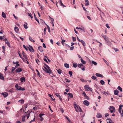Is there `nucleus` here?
<instances>
[{
  "label": "nucleus",
  "instance_id": "f257e3e1",
  "mask_svg": "<svg viewBox=\"0 0 123 123\" xmlns=\"http://www.w3.org/2000/svg\"><path fill=\"white\" fill-rule=\"evenodd\" d=\"M44 64L45 65L47 68L45 67L44 66V67L45 69V70H44V69L43 68V69L48 73L49 74H52V72L51 70V69L50 67L47 65L45 63Z\"/></svg>",
  "mask_w": 123,
  "mask_h": 123
},
{
  "label": "nucleus",
  "instance_id": "f03ea898",
  "mask_svg": "<svg viewBox=\"0 0 123 123\" xmlns=\"http://www.w3.org/2000/svg\"><path fill=\"white\" fill-rule=\"evenodd\" d=\"M74 107L75 108V111L77 112H78L79 111L80 112H82V110L80 107L76 104L74 105Z\"/></svg>",
  "mask_w": 123,
  "mask_h": 123
},
{
  "label": "nucleus",
  "instance_id": "7ed1b4c3",
  "mask_svg": "<svg viewBox=\"0 0 123 123\" xmlns=\"http://www.w3.org/2000/svg\"><path fill=\"white\" fill-rule=\"evenodd\" d=\"M16 88L17 89V90H20L24 91L25 90V89L23 88H22L21 87L18 86V84H17L15 86Z\"/></svg>",
  "mask_w": 123,
  "mask_h": 123
},
{
  "label": "nucleus",
  "instance_id": "20e7f679",
  "mask_svg": "<svg viewBox=\"0 0 123 123\" xmlns=\"http://www.w3.org/2000/svg\"><path fill=\"white\" fill-rule=\"evenodd\" d=\"M84 88L86 91H89V90L91 91H92V88L90 87L88 85H85L84 86Z\"/></svg>",
  "mask_w": 123,
  "mask_h": 123
},
{
  "label": "nucleus",
  "instance_id": "39448f33",
  "mask_svg": "<svg viewBox=\"0 0 123 123\" xmlns=\"http://www.w3.org/2000/svg\"><path fill=\"white\" fill-rule=\"evenodd\" d=\"M109 110L111 113L114 112L115 111V108L112 106H111L110 107Z\"/></svg>",
  "mask_w": 123,
  "mask_h": 123
},
{
  "label": "nucleus",
  "instance_id": "423d86ee",
  "mask_svg": "<svg viewBox=\"0 0 123 123\" xmlns=\"http://www.w3.org/2000/svg\"><path fill=\"white\" fill-rule=\"evenodd\" d=\"M43 115H44V114L42 113H40L39 114V116L40 118V121H42L43 120V118L42 117V116Z\"/></svg>",
  "mask_w": 123,
  "mask_h": 123
},
{
  "label": "nucleus",
  "instance_id": "0eeeda50",
  "mask_svg": "<svg viewBox=\"0 0 123 123\" xmlns=\"http://www.w3.org/2000/svg\"><path fill=\"white\" fill-rule=\"evenodd\" d=\"M83 103L86 106H88L89 105V102L87 100H84L83 101Z\"/></svg>",
  "mask_w": 123,
  "mask_h": 123
},
{
  "label": "nucleus",
  "instance_id": "6e6552de",
  "mask_svg": "<svg viewBox=\"0 0 123 123\" xmlns=\"http://www.w3.org/2000/svg\"><path fill=\"white\" fill-rule=\"evenodd\" d=\"M2 94L3 95L4 97L5 98L7 97L8 96V93L6 92H4L2 93Z\"/></svg>",
  "mask_w": 123,
  "mask_h": 123
},
{
  "label": "nucleus",
  "instance_id": "1a4fd4ad",
  "mask_svg": "<svg viewBox=\"0 0 123 123\" xmlns=\"http://www.w3.org/2000/svg\"><path fill=\"white\" fill-rule=\"evenodd\" d=\"M55 95L57 97L59 98V99L61 101H62V98L59 95L58 93H55Z\"/></svg>",
  "mask_w": 123,
  "mask_h": 123
},
{
  "label": "nucleus",
  "instance_id": "9d476101",
  "mask_svg": "<svg viewBox=\"0 0 123 123\" xmlns=\"http://www.w3.org/2000/svg\"><path fill=\"white\" fill-rule=\"evenodd\" d=\"M22 71V69L21 68H19L17 69L16 70V71L17 72H21Z\"/></svg>",
  "mask_w": 123,
  "mask_h": 123
},
{
  "label": "nucleus",
  "instance_id": "9b49d317",
  "mask_svg": "<svg viewBox=\"0 0 123 123\" xmlns=\"http://www.w3.org/2000/svg\"><path fill=\"white\" fill-rule=\"evenodd\" d=\"M29 46L30 47V48H29V51L31 52H34V51L32 47L30 45H29Z\"/></svg>",
  "mask_w": 123,
  "mask_h": 123
},
{
  "label": "nucleus",
  "instance_id": "f8f14e48",
  "mask_svg": "<svg viewBox=\"0 0 123 123\" xmlns=\"http://www.w3.org/2000/svg\"><path fill=\"white\" fill-rule=\"evenodd\" d=\"M107 123H114L110 118L107 119Z\"/></svg>",
  "mask_w": 123,
  "mask_h": 123
},
{
  "label": "nucleus",
  "instance_id": "ddd939ff",
  "mask_svg": "<svg viewBox=\"0 0 123 123\" xmlns=\"http://www.w3.org/2000/svg\"><path fill=\"white\" fill-rule=\"evenodd\" d=\"M98 77H103V76L101 74L98 73H96L95 74Z\"/></svg>",
  "mask_w": 123,
  "mask_h": 123
},
{
  "label": "nucleus",
  "instance_id": "4468645a",
  "mask_svg": "<svg viewBox=\"0 0 123 123\" xmlns=\"http://www.w3.org/2000/svg\"><path fill=\"white\" fill-rule=\"evenodd\" d=\"M22 54L24 57L25 58V60H27L28 58L27 57L26 55V54L24 53V51H22Z\"/></svg>",
  "mask_w": 123,
  "mask_h": 123
},
{
  "label": "nucleus",
  "instance_id": "2eb2a0df",
  "mask_svg": "<svg viewBox=\"0 0 123 123\" xmlns=\"http://www.w3.org/2000/svg\"><path fill=\"white\" fill-rule=\"evenodd\" d=\"M38 49L41 52H43V48L41 46H39L38 47Z\"/></svg>",
  "mask_w": 123,
  "mask_h": 123
},
{
  "label": "nucleus",
  "instance_id": "dca6fc26",
  "mask_svg": "<svg viewBox=\"0 0 123 123\" xmlns=\"http://www.w3.org/2000/svg\"><path fill=\"white\" fill-rule=\"evenodd\" d=\"M119 91L117 90H115L114 91V94L116 95H118Z\"/></svg>",
  "mask_w": 123,
  "mask_h": 123
},
{
  "label": "nucleus",
  "instance_id": "f3484780",
  "mask_svg": "<svg viewBox=\"0 0 123 123\" xmlns=\"http://www.w3.org/2000/svg\"><path fill=\"white\" fill-rule=\"evenodd\" d=\"M123 105H119V109H118V111L119 112H121L122 111V108L123 107Z\"/></svg>",
  "mask_w": 123,
  "mask_h": 123
},
{
  "label": "nucleus",
  "instance_id": "a211bd4d",
  "mask_svg": "<svg viewBox=\"0 0 123 123\" xmlns=\"http://www.w3.org/2000/svg\"><path fill=\"white\" fill-rule=\"evenodd\" d=\"M102 36L105 41L107 40L108 38L105 35H104L103 34H102Z\"/></svg>",
  "mask_w": 123,
  "mask_h": 123
},
{
  "label": "nucleus",
  "instance_id": "6ab92c4d",
  "mask_svg": "<svg viewBox=\"0 0 123 123\" xmlns=\"http://www.w3.org/2000/svg\"><path fill=\"white\" fill-rule=\"evenodd\" d=\"M102 93L106 96L108 95V94H109V93L108 91L107 92H105V91L103 92Z\"/></svg>",
  "mask_w": 123,
  "mask_h": 123
},
{
  "label": "nucleus",
  "instance_id": "aec40b11",
  "mask_svg": "<svg viewBox=\"0 0 123 123\" xmlns=\"http://www.w3.org/2000/svg\"><path fill=\"white\" fill-rule=\"evenodd\" d=\"M59 3L60 5L62 6L63 7H65V6L64 5L62 1V0H59Z\"/></svg>",
  "mask_w": 123,
  "mask_h": 123
},
{
  "label": "nucleus",
  "instance_id": "412c9836",
  "mask_svg": "<svg viewBox=\"0 0 123 123\" xmlns=\"http://www.w3.org/2000/svg\"><path fill=\"white\" fill-rule=\"evenodd\" d=\"M13 63L15 64H16V65L15 66V67H17L18 66H19L20 65L18 63V62L17 61L16 62H13Z\"/></svg>",
  "mask_w": 123,
  "mask_h": 123
},
{
  "label": "nucleus",
  "instance_id": "4be33fe9",
  "mask_svg": "<svg viewBox=\"0 0 123 123\" xmlns=\"http://www.w3.org/2000/svg\"><path fill=\"white\" fill-rule=\"evenodd\" d=\"M14 30L17 33L18 32L19 29L18 28V27H15L14 28Z\"/></svg>",
  "mask_w": 123,
  "mask_h": 123
},
{
  "label": "nucleus",
  "instance_id": "5701e85b",
  "mask_svg": "<svg viewBox=\"0 0 123 123\" xmlns=\"http://www.w3.org/2000/svg\"><path fill=\"white\" fill-rule=\"evenodd\" d=\"M29 40L31 42H34L35 41V40L33 39L30 36L29 37Z\"/></svg>",
  "mask_w": 123,
  "mask_h": 123
},
{
  "label": "nucleus",
  "instance_id": "b1692460",
  "mask_svg": "<svg viewBox=\"0 0 123 123\" xmlns=\"http://www.w3.org/2000/svg\"><path fill=\"white\" fill-rule=\"evenodd\" d=\"M80 42H81L82 43V44L84 46H85L86 45L85 43L83 40H81L80 41Z\"/></svg>",
  "mask_w": 123,
  "mask_h": 123
},
{
  "label": "nucleus",
  "instance_id": "393cba45",
  "mask_svg": "<svg viewBox=\"0 0 123 123\" xmlns=\"http://www.w3.org/2000/svg\"><path fill=\"white\" fill-rule=\"evenodd\" d=\"M64 66L65 67L67 68H68L69 67V65L67 63H65L64 64Z\"/></svg>",
  "mask_w": 123,
  "mask_h": 123
},
{
  "label": "nucleus",
  "instance_id": "a878e982",
  "mask_svg": "<svg viewBox=\"0 0 123 123\" xmlns=\"http://www.w3.org/2000/svg\"><path fill=\"white\" fill-rule=\"evenodd\" d=\"M85 5L86 6H88L89 4V3L88 0H85Z\"/></svg>",
  "mask_w": 123,
  "mask_h": 123
},
{
  "label": "nucleus",
  "instance_id": "bb28decb",
  "mask_svg": "<svg viewBox=\"0 0 123 123\" xmlns=\"http://www.w3.org/2000/svg\"><path fill=\"white\" fill-rule=\"evenodd\" d=\"M0 79L3 80L4 79L3 75L1 73H0Z\"/></svg>",
  "mask_w": 123,
  "mask_h": 123
},
{
  "label": "nucleus",
  "instance_id": "cd10ccee",
  "mask_svg": "<svg viewBox=\"0 0 123 123\" xmlns=\"http://www.w3.org/2000/svg\"><path fill=\"white\" fill-rule=\"evenodd\" d=\"M101 116L102 115L98 113L97 114L96 117L98 118H100L101 117Z\"/></svg>",
  "mask_w": 123,
  "mask_h": 123
},
{
  "label": "nucleus",
  "instance_id": "c85d7f7f",
  "mask_svg": "<svg viewBox=\"0 0 123 123\" xmlns=\"http://www.w3.org/2000/svg\"><path fill=\"white\" fill-rule=\"evenodd\" d=\"M20 80L21 81V82H22L23 81H25V78L24 77H22L20 78Z\"/></svg>",
  "mask_w": 123,
  "mask_h": 123
},
{
  "label": "nucleus",
  "instance_id": "c756f323",
  "mask_svg": "<svg viewBox=\"0 0 123 123\" xmlns=\"http://www.w3.org/2000/svg\"><path fill=\"white\" fill-rule=\"evenodd\" d=\"M80 60L81 62L83 64H85L86 63V62L85 61H84V60H83V59L81 58L80 59Z\"/></svg>",
  "mask_w": 123,
  "mask_h": 123
},
{
  "label": "nucleus",
  "instance_id": "7c9ffc66",
  "mask_svg": "<svg viewBox=\"0 0 123 123\" xmlns=\"http://www.w3.org/2000/svg\"><path fill=\"white\" fill-rule=\"evenodd\" d=\"M117 89L120 91V92H122V88L120 87L119 86H118V87Z\"/></svg>",
  "mask_w": 123,
  "mask_h": 123
},
{
  "label": "nucleus",
  "instance_id": "2f4dec72",
  "mask_svg": "<svg viewBox=\"0 0 123 123\" xmlns=\"http://www.w3.org/2000/svg\"><path fill=\"white\" fill-rule=\"evenodd\" d=\"M58 73L59 74H61L62 72V71L60 69H58L57 70Z\"/></svg>",
  "mask_w": 123,
  "mask_h": 123
},
{
  "label": "nucleus",
  "instance_id": "473e14b6",
  "mask_svg": "<svg viewBox=\"0 0 123 123\" xmlns=\"http://www.w3.org/2000/svg\"><path fill=\"white\" fill-rule=\"evenodd\" d=\"M2 16L4 18H6V15L5 13L3 12H2Z\"/></svg>",
  "mask_w": 123,
  "mask_h": 123
},
{
  "label": "nucleus",
  "instance_id": "72a5a7b5",
  "mask_svg": "<svg viewBox=\"0 0 123 123\" xmlns=\"http://www.w3.org/2000/svg\"><path fill=\"white\" fill-rule=\"evenodd\" d=\"M78 66L79 68H80L82 66H84V65L82 63L79 64H78Z\"/></svg>",
  "mask_w": 123,
  "mask_h": 123
},
{
  "label": "nucleus",
  "instance_id": "f704fd0d",
  "mask_svg": "<svg viewBox=\"0 0 123 123\" xmlns=\"http://www.w3.org/2000/svg\"><path fill=\"white\" fill-rule=\"evenodd\" d=\"M68 94L69 96L71 98H72L73 97V95L71 93H68Z\"/></svg>",
  "mask_w": 123,
  "mask_h": 123
},
{
  "label": "nucleus",
  "instance_id": "c9c22d12",
  "mask_svg": "<svg viewBox=\"0 0 123 123\" xmlns=\"http://www.w3.org/2000/svg\"><path fill=\"white\" fill-rule=\"evenodd\" d=\"M107 41V44H110L111 43V42L108 39L107 40H106Z\"/></svg>",
  "mask_w": 123,
  "mask_h": 123
},
{
  "label": "nucleus",
  "instance_id": "e433bc0d",
  "mask_svg": "<svg viewBox=\"0 0 123 123\" xmlns=\"http://www.w3.org/2000/svg\"><path fill=\"white\" fill-rule=\"evenodd\" d=\"M100 83L102 85H104L105 84V82L103 80H101L100 81Z\"/></svg>",
  "mask_w": 123,
  "mask_h": 123
},
{
  "label": "nucleus",
  "instance_id": "4c0bfd02",
  "mask_svg": "<svg viewBox=\"0 0 123 123\" xmlns=\"http://www.w3.org/2000/svg\"><path fill=\"white\" fill-rule=\"evenodd\" d=\"M28 15L30 17H31V19H32L33 18V16L31 15V13H28Z\"/></svg>",
  "mask_w": 123,
  "mask_h": 123
},
{
  "label": "nucleus",
  "instance_id": "58836bf2",
  "mask_svg": "<svg viewBox=\"0 0 123 123\" xmlns=\"http://www.w3.org/2000/svg\"><path fill=\"white\" fill-rule=\"evenodd\" d=\"M92 63L94 65H97V62H95L94 61H92Z\"/></svg>",
  "mask_w": 123,
  "mask_h": 123
},
{
  "label": "nucleus",
  "instance_id": "ea45409f",
  "mask_svg": "<svg viewBox=\"0 0 123 123\" xmlns=\"http://www.w3.org/2000/svg\"><path fill=\"white\" fill-rule=\"evenodd\" d=\"M6 43L7 45L9 47H10V44L9 43V42H6Z\"/></svg>",
  "mask_w": 123,
  "mask_h": 123
},
{
  "label": "nucleus",
  "instance_id": "a19ab883",
  "mask_svg": "<svg viewBox=\"0 0 123 123\" xmlns=\"http://www.w3.org/2000/svg\"><path fill=\"white\" fill-rule=\"evenodd\" d=\"M96 77L94 76L93 75L92 77L91 78L93 80H95L96 79Z\"/></svg>",
  "mask_w": 123,
  "mask_h": 123
},
{
  "label": "nucleus",
  "instance_id": "79ce46f5",
  "mask_svg": "<svg viewBox=\"0 0 123 123\" xmlns=\"http://www.w3.org/2000/svg\"><path fill=\"white\" fill-rule=\"evenodd\" d=\"M69 73L70 75V76L71 77L73 74L72 72L71 71H69Z\"/></svg>",
  "mask_w": 123,
  "mask_h": 123
},
{
  "label": "nucleus",
  "instance_id": "37998d69",
  "mask_svg": "<svg viewBox=\"0 0 123 123\" xmlns=\"http://www.w3.org/2000/svg\"><path fill=\"white\" fill-rule=\"evenodd\" d=\"M112 49L115 50V52H117L118 51V49L117 48H112Z\"/></svg>",
  "mask_w": 123,
  "mask_h": 123
},
{
  "label": "nucleus",
  "instance_id": "c03bdc74",
  "mask_svg": "<svg viewBox=\"0 0 123 123\" xmlns=\"http://www.w3.org/2000/svg\"><path fill=\"white\" fill-rule=\"evenodd\" d=\"M73 67L75 68H76L77 66V63H73Z\"/></svg>",
  "mask_w": 123,
  "mask_h": 123
},
{
  "label": "nucleus",
  "instance_id": "a18cd8bd",
  "mask_svg": "<svg viewBox=\"0 0 123 123\" xmlns=\"http://www.w3.org/2000/svg\"><path fill=\"white\" fill-rule=\"evenodd\" d=\"M36 71L37 72V75H38L39 76V77H40V73H39V72L38 70L37 69H36Z\"/></svg>",
  "mask_w": 123,
  "mask_h": 123
},
{
  "label": "nucleus",
  "instance_id": "49530a36",
  "mask_svg": "<svg viewBox=\"0 0 123 123\" xmlns=\"http://www.w3.org/2000/svg\"><path fill=\"white\" fill-rule=\"evenodd\" d=\"M65 117L67 119L69 122H70L71 121L68 117L66 116H65Z\"/></svg>",
  "mask_w": 123,
  "mask_h": 123
},
{
  "label": "nucleus",
  "instance_id": "de8ad7c7",
  "mask_svg": "<svg viewBox=\"0 0 123 123\" xmlns=\"http://www.w3.org/2000/svg\"><path fill=\"white\" fill-rule=\"evenodd\" d=\"M22 120L23 122H24L25 120V117L24 116L22 118Z\"/></svg>",
  "mask_w": 123,
  "mask_h": 123
},
{
  "label": "nucleus",
  "instance_id": "09e8293b",
  "mask_svg": "<svg viewBox=\"0 0 123 123\" xmlns=\"http://www.w3.org/2000/svg\"><path fill=\"white\" fill-rule=\"evenodd\" d=\"M24 47L25 48V49H26V50L27 51L28 50V49L26 48L25 45H23Z\"/></svg>",
  "mask_w": 123,
  "mask_h": 123
},
{
  "label": "nucleus",
  "instance_id": "8fccbe9b",
  "mask_svg": "<svg viewBox=\"0 0 123 123\" xmlns=\"http://www.w3.org/2000/svg\"><path fill=\"white\" fill-rule=\"evenodd\" d=\"M24 27L25 29H27L28 28V27L27 25L24 24Z\"/></svg>",
  "mask_w": 123,
  "mask_h": 123
},
{
  "label": "nucleus",
  "instance_id": "3c124183",
  "mask_svg": "<svg viewBox=\"0 0 123 123\" xmlns=\"http://www.w3.org/2000/svg\"><path fill=\"white\" fill-rule=\"evenodd\" d=\"M79 29L80 30H82L83 31H84V29L83 27H82L81 28L80 27Z\"/></svg>",
  "mask_w": 123,
  "mask_h": 123
},
{
  "label": "nucleus",
  "instance_id": "603ef678",
  "mask_svg": "<svg viewBox=\"0 0 123 123\" xmlns=\"http://www.w3.org/2000/svg\"><path fill=\"white\" fill-rule=\"evenodd\" d=\"M47 26L48 29V32H50V28L47 25Z\"/></svg>",
  "mask_w": 123,
  "mask_h": 123
},
{
  "label": "nucleus",
  "instance_id": "864d4df0",
  "mask_svg": "<svg viewBox=\"0 0 123 123\" xmlns=\"http://www.w3.org/2000/svg\"><path fill=\"white\" fill-rule=\"evenodd\" d=\"M72 38L73 41L74 42L75 41H76V38L75 37H72Z\"/></svg>",
  "mask_w": 123,
  "mask_h": 123
},
{
  "label": "nucleus",
  "instance_id": "5fc2aeb1",
  "mask_svg": "<svg viewBox=\"0 0 123 123\" xmlns=\"http://www.w3.org/2000/svg\"><path fill=\"white\" fill-rule=\"evenodd\" d=\"M51 23H53L54 22V19L52 18H51Z\"/></svg>",
  "mask_w": 123,
  "mask_h": 123
},
{
  "label": "nucleus",
  "instance_id": "6e6d98bb",
  "mask_svg": "<svg viewBox=\"0 0 123 123\" xmlns=\"http://www.w3.org/2000/svg\"><path fill=\"white\" fill-rule=\"evenodd\" d=\"M35 19L36 20V21L38 23H39V20L36 17H35Z\"/></svg>",
  "mask_w": 123,
  "mask_h": 123
},
{
  "label": "nucleus",
  "instance_id": "4d7b16f0",
  "mask_svg": "<svg viewBox=\"0 0 123 123\" xmlns=\"http://www.w3.org/2000/svg\"><path fill=\"white\" fill-rule=\"evenodd\" d=\"M122 112H121H121H119V113L120 114H121V116H123V110H122Z\"/></svg>",
  "mask_w": 123,
  "mask_h": 123
},
{
  "label": "nucleus",
  "instance_id": "13d9d810",
  "mask_svg": "<svg viewBox=\"0 0 123 123\" xmlns=\"http://www.w3.org/2000/svg\"><path fill=\"white\" fill-rule=\"evenodd\" d=\"M19 101H21V103H24V101L23 99H21Z\"/></svg>",
  "mask_w": 123,
  "mask_h": 123
},
{
  "label": "nucleus",
  "instance_id": "bf43d9fd",
  "mask_svg": "<svg viewBox=\"0 0 123 123\" xmlns=\"http://www.w3.org/2000/svg\"><path fill=\"white\" fill-rule=\"evenodd\" d=\"M15 67H12V72H13L15 70Z\"/></svg>",
  "mask_w": 123,
  "mask_h": 123
},
{
  "label": "nucleus",
  "instance_id": "052dcab7",
  "mask_svg": "<svg viewBox=\"0 0 123 123\" xmlns=\"http://www.w3.org/2000/svg\"><path fill=\"white\" fill-rule=\"evenodd\" d=\"M35 118L34 116L33 119L32 120H31L29 122V123H31L32 122H34L35 120Z\"/></svg>",
  "mask_w": 123,
  "mask_h": 123
},
{
  "label": "nucleus",
  "instance_id": "680f3d73",
  "mask_svg": "<svg viewBox=\"0 0 123 123\" xmlns=\"http://www.w3.org/2000/svg\"><path fill=\"white\" fill-rule=\"evenodd\" d=\"M85 98L87 99V100H89V97L86 95L85 97Z\"/></svg>",
  "mask_w": 123,
  "mask_h": 123
},
{
  "label": "nucleus",
  "instance_id": "e2e57ef3",
  "mask_svg": "<svg viewBox=\"0 0 123 123\" xmlns=\"http://www.w3.org/2000/svg\"><path fill=\"white\" fill-rule=\"evenodd\" d=\"M60 109V111L61 112H62V113H63L64 112V110L62 108H61Z\"/></svg>",
  "mask_w": 123,
  "mask_h": 123
},
{
  "label": "nucleus",
  "instance_id": "0e129e2a",
  "mask_svg": "<svg viewBox=\"0 0 123 123\" xmlns=\"http://www.w3.org/2000/svg\"><path fill=\"white\" fill-rule=\"evenodd\" d=\"M37 108L36 106L34 107L33 109L35 111H36L37 110Z\"/></svg>",
  "mask_w": 123,
  "mask_h": 123
},
{
  "label": "nucleus",
  "instance_id": "69168bd1",
  "mask_svg": "<svg viewBox=\"0 0 123 123\" xmlns=\"http://www.w3.org/2000/svg\"><path fill=\"white\" fill-rule=\"evenodd\" d=\"M65 80L66 82H69L70 81V80H69L67 79H66Z\"/></svg>",
  "mask_w": 123,
  "mask_h": 123
},
{
  "label": "nucleus",
  "instance_id": "338daca9",
  "mask_svg": "<svg viewBox=\"0 0 123 123\" xmlns=\"http://www.w3.org/2000/svg\"><path fill=\"white\" fill-rule=\"evenodd\" d=\"M65 42V40L62 39V41L61 42L62 43V44H63V43Z\"/></svg>",
  "mask_w": 123,
  "mask_h": 123
},
{
  "label": "nucleus",
  "instance_id": "774afa93",
  "mask_svg": "<svg viewBox=\"0 0 123 123\" xmlns=\"http://www.w3.org/2000/svg\"><path fill=\"white\" fill-rule=\"evenodd\" d=\"M74 48V47H71L70 48V50H72Z\"/></svg>",
  "mask_w": 123,
  "mask_h": 123
}]
</instances>
